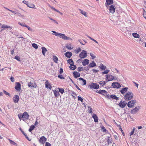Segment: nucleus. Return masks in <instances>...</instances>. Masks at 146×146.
<instances>
[{
	"instance_id": "obj_1",
	"label": "nucleus",
	"mask_w": 146,
	"mask_h": 146,
	"mask_svg": "<svg viewBox=\"0 0 146 146\" xmlns=\"http://www.w3.org/2000/svg\"><path fill=\"white\" fill-rule=\"evenodd\" d=\"M133 97V94L131 92H127L124 96V98L125 100L129 101Z\"/></svg>"
},
{
	"instance_id": "obj_2",
	"label": "nucleus",
	"mask_w": 146,
	"mask_h": 146,
	"mask_svg": "<svg viewBox=\"0 0 146 146\" xmlns=\"http://www.w3.org/2000/svg\"><path fill=\"white\" fill-rule=\"evenodd\" d=\"M90 88L92 89H97L99 88V85L96 83H92L89 86Z\"/></svg>"
},
{
	"instance_id": "obj_3",
	"label": "nucleus",
	"mask_w": 146,
	"mask_h": 146,
	"mask_svg": "<svg viewBox=\"0 0 146 146\" xmlns=\"http://www.w3.org/2000/svg\"><path fill=\"white\" fill-rule=\"evenodd\" d=\"M136 101L135 100H131L128 102L127 104V106L131 108L136 103Z\"/></svg>"
},
{
	"instance_id": "obj_4",
	"label": "nucleus",
	"mask_w": 146,
	"mask_h": 146,
	"mask_svg": "<svg viewBox=\"0 0 146 146\" xmlns=\"http://www.w3.org/2000/svg\"><path fill=\"white\" fill-rule=\"evenodd\" d=\"M87 56V53L84 50H83L82 52L79 54V56L81 58H84Z\"/></svg>"
},
{
	"instance_id": "obj_5",
	"label": "nucleus",
	"mask_w": 146,
	"mask_h": 146,
	"mask_svg": "<svg viewBox=\"0 0 146 146\" xmlns=\"http://www.w3.org/2000/svg\"><path fill=\"white\" fill-rule=\"evenodd\" d=\"M106 80L108 79L107 82L111 81L115 79V77L111 75H106Z\"/></svg>"
},
{
	"instance_id": "obj_6",
	"label": "nucleus",
	"mask_w": 146,
	"mask_h": 146,
	"mask_svg": "<svg viewBox=\"0 0 146 146\" xmlns=\"http://www.w3.org/2000/svg\"><path fill=\"white\" fill-rule=\"evenodd\" d=\"M111 86L114 88H118L121 87L119 83L117 82H113L112 83Z\"/></svg>"
},
{
	"instance_id": "obj_7",
	"label": "nucleus",
	"mask_w": 146,
	"mask_h": 146,
	"mask_svg": "<svg viewBox=\"0 0 146 146\" xmlns=\"http://www.w3.org/2000/svg\"><path fill=\"white\" fill-rule=\"evenodd\" d=\"M46 140V139L44 136H42L39 140V142L44 144Z\"/></svg>"
},
{
	"instance_id": "obj_8",
	"label": "nucleus",
	"mask_w": 146,
	"mask_h": 146,
	"mask_svg": "<svg viewBox=\"0 0 146 146\" xmlns=\"http://www.w3.org/2000/svg\"><path fill=\"white\" fill-rule=\"evenodd\" d=\"M23 120L24 121L25 120L28 119L29 117V115L27 112H24L23 114Z\"/></svg>"
},
{
	"instance_id": "obj_9",
	"label": "nucleus",
	"mask_w": 146,
	"mask_h": 146,
	"mask_svg": "<svg viewBox=\"0 0 146 146\" xmlns=\"http://www.w3.org/2000/svg\"><path fill=\"white\" fill-rule=\"evenodd\" d=\"M126 102L125 101H121L119 104V106L121 108L125 107L126 104Z\"/></svg>"
},
{
	"instance_id": "obj_10",
	"label": "nucleus",
	"mask_w": 146,
	"mask_h": 146,
	"mask_svg": "<svg viewBox=\"0 0 146 146\" xmlns=\"http://www.w3.org/2000/svg\"><path fill=\"white\" fill-rule=\"evenodd\" d=\"M45 87L47 88H49V89L51 90L52 88V86L51 84L49 83L48 81L47 80H46L45 82Z\"/></svg>"
},
{
	"instance_id": "obj_11",
	"label": "nucleus",
	"mask_w": 146,
	"mask_h": 146,
	"mask_svg": "<svg viewBox=\"0 0 146 146\" xmlns=\"http://www.w3.org/2000/svg\"><path fill=\"white\" fill-rule=\"evenodd\" d=\"M28 85L29 87H33L34 88H36L37 86V85L34 82H29L28 84Z\"/></svg>"
},
{
	"instance_id": "obj_12",
	"label": "nucleus",
	"mask_w": 146,
	"mask_h": 146,
	"mask_svg": "<svg viewBox=\"0 0 146 146\" xmlns=\"http://www.w3.org/2000/svg\"><path fill=\"white\" fill-rule=\"evenodd\" d=\"M139 107H136L135 108L131 111V113L134 114L136 113L139 110Z\"/></svg>"
},
{
	"instance_id": "obj_13",
	"label": "nucleus",
	"mask_w": 146,
	"mask_h": 146,
	"mask_svg": "<svg viewBox=\"0 0 146 146\" xmlns=\"http://www.w3.org/2000/svg\"><path fill=\"white\" fill-rule=\"evenodd\" d=\"M16 85L15 87V89L18 91H19L21 89V85L19 82H16Z\"/></svg>"
},
{
	"instance_id": "obj_14",
	"label": "nucleus",
	"mask_w": 146,
	"mask_h": 146,
	"mask_svg": "<svg viewBox=\"0 0 146 146\" xmlns=\"http://www.w3.org/2000/svg\"><path fill=\"white\" fill-rule=\"evenodd\" d=\"M13 100L15 103H18L19 100V97L18 95H15L13 98Z\"/></svg>"
},
{
	"instance_id": "obj_15",
	"label": "nucleus",
	"mask_w": 146,
	"mask_h": 146,
	"mask_svg": "<svg viewBox=\"0 0 146 146\" xmlns=\"http://www.w3.org/2000/svg\"><path fill=\"white\" fill-rule=\"evenodd\" d=\"M52 32L54 33V34H52L53 35H55L56 36H59L60 38H61L62 35H62L63 34L58 33L54 31H52Z\"/></svg>"
},
{
	"instance_id": "obj_16",
	"label": "nucleus",
	"mask_w": 146,
	"mask_h": 146,
	"mask_svg": "<svg viewBox=\"0 0 146 146\" xmlns=\"http://www.w3.org/2000/svg\"><path fill=\"white\" fill-rule=\"evenodd\" d=\"M109 11L110 13H113L115 12V8L113 5H111L110 6Z\"/></svg>"
},
{
	"instance_id": "obj_17",
	"label": "nucleus",
	"mask_w": 146,
	"mask_h": 146,
	"mask_svg": "<svg viewBox=\"0 0 146 146\" xmlns=\"http://www.w3.org/2000/svg\"><path fill=\"white\" fill-rule=\"evenodd\" d=\"M128 88L127 87H125L122 88L120 90L121 93L123 94H124L126 92H127Z\"/></svg>"
},
{
	"instance_id": "obj_18",
	"label": "nucleus",
	"mask_w": 146,
	"mask_h": 146,
	"mask_svg": "<svg viewBox=\"0 0 146 146\" xmlns=\"http://www.w3.org/2000/svg\"><path fill=\"white\" fill-rule=\"evenodd\" d=\"M73 74L74 77L76 78L79 77L80 75V73L77 72H74L73 73Z\"/></svg>"
},
{
	"instance_id": "obj_19",
	"label": "nucleus",
	"mask_w": 146,
	"mask_h": 146,
	"mask_svg": "<svg viewBox=\"0 0 146 146\" xmlns=\"http://www.w3.org/2000/svg\"><path fill=\"white\" fill-rule=\"evenodd\" d=\"M99 94L104 95V94H106L107 92L104 90H100L99 91L97 90L96 91Z\"/></svg>"
},
{
	"instance_id": "obj_20",
	"label": "nucleus",
	"mask_w": 146,
	"mask_h": 146,
	"mask_svg": "<svg viewBox=\"0 0 146 146\" xmlns=\"http://www.w3.org/2000/svg\"><path fill=\"white\" fill-rule=\"evenodd\" d=\"M92 117L94 119V121L95 122L98 121V118L96 115L95 114H93L92 116Z\"/></svg>"
},
{
	"instance_id": "obj_21",
	"label": "nucleus",
	"mask_w": 146,
	"mask_h": 146,
	"mask_svg": "<svg viewBox=\"0 0 146 146\" xmlns=\"http://www.w3.org/2000/svg\"><path fill=\"white\" fill-rule=\"evenodd\" d=\"M65 55L68 58H70L72 55V53L70 52H68L65 53Z\"/></svg>"
},
{
	"instance_id": "obj_22",
	"label": "nucleus",
	"mask_w": 146,
	"mask_h": 146,
	"mask_svg": "<svg viewBox=\"0 0 146 146\" xmlns=\"http://www.w3.org/2000/svg\"><path fill=\"white\" fill-rule=\"evenodd\" d=\"M89 60L87 59H85L84 61L82 62V65L84 66H85L88 64L89 63Z\"/></svg>"
},
{
	"instance_id": "obj_23",
	"label": "nucleus",
	"mask_w": 146,
	"mask_h": 146,
	"mask_svg": "<svg viewBox=\"0 0 146 146\" xmlns=\"http://www.w3.org/2000/svg\"><path fill=\"white\" fill-rule=\"evenodd\" d=\"M1 27V28H3V29L10 28L11 29H12V27H11L10 26H7L5 25H2Z\"/></svg>"
},
{
	"instance_id": "obj_24",
	"label": "nucleus",
	"mask_w": 146,
	"mask_h": 146,
	"mask_svg": "<svg viewBox=\"0 0 146 146\" xmlns=\"http://www.w3.org/2000/svg\"><path fill=\"white\" fill-rule=\"evenodd\" d=\"M42 53L44 56H45V53L47 51V50L46 49V48L44 47H42Z\"/></svg>"
},
{
	"instance_id": "obj_25",
	"label": "nucleus",
	"mask_w": 146,
	"mask_h": 146,
	"mask_svg": "<svg viewBox=\"0 0 146 146\" xmlns=\"http://www.w3.org/2000/svg\"><path fill=\"white\" fill-rule=\"evenodd\" d=\"M96 66V64L94 62V61H92V63H90L89 65V66L90 67H93Z\"/></svg>"
},
{
	"instance_id": "obj_26",
	"label": "nucleus",
	"mask_w": 146,
	"mask_h": 146,
	"mask_svg": "<svg viewBox=\"0 0 146 146\" xmlns=\"http://www.w3.org/2000/svg\"><path fill=\"white\" fill-rule=\"evenodd\" d=\"M53 92L55 96L56 97H57L60 95L59 92L55 90L53 91Z\"/></svg>"
},
{
	"instance_id": "obj_27",
	"label": "nucleus",
	"mask_w": 146,
	"mask_h": 146,
	"mask_svg": "<svg viewBox=\"0 0 146 146\" xmlns=\"http://www.w3.org/2000/svg\"><path fill=\"white\" fill-rule=\"evenodd\" d=\"M99 67L101 69L103 70H105L106 68V67L103 64H101Z\"/></svg>"
},
{
	"instance_id": "obj_28",
	"label": "nucleus",
	"mask_w": 146,
	"mask_h": 146,
	"mask_svg": "<svg viewBox=\"0 0 146 146\" xmlns=\"http://www.w3.org/2000/svg\"><path fill=\"white\" fill-rule=\"evenodd\" d=\"M67 61L68 62L70 65V66H72V65H73L74 62L72 59H68Z\"/></svg>"
},
{
	"instance_id": "obj_29",
	"label": "nucleus",
	"mask_w": 146,
	"mask_h": 146,
	"mask_svg": "<svg viewBox=\"0 0 146 146\" xmlns=\"http://www.w3.org/2000/svg\"><path fill=\"white\" fill-rule=\"evenodd\" d=\"M80 11V13L82 14V15H84L85 16L87 17V15L86 14V12L84 11L81 9H79Z\"/></svg>"
},
{
	"instance_id": "obj_30",
	"label": "nucleus",
	"mask_w": 146,
	"mask_h": 146,
	"mask_svg": "<svg viewBox=\"0 0 146 146\" xmlns=\"http://www.w3.org/2000/svg\"><path fill=\"white\" fill-rule=\"evenodd\" d=\"M78 79L82 81L83 82V85H85L86 84V82L85 80L83 79L82 78H79Z\"/></svg>"
},
{
	"instance_id": "obj_31",
	"label": "nucleus",
	"mask_w": 146,
	"mask_h": 146,
	"mask_svg": "<svg viewBox=\"0 0 146 146\" xmlns=\"http://www.w3.org/2000/svg\"><path fill=\"white\" fill-rule=\"evenodd\" d=\"M106 2L107 5H108L113 3V1L112 0H106Z\"/></svg>"
},
{
	"instance_id": "obj_32",
	"label": "nucleus",
	"mask_w": 146,
	"mask_h": 146,
	"mask_svg": "<svg viewBox=\"0 0 146 146\" xmlns=\"http://www.w3.org/2000/svg\"><path fill=\"white\" fill-rule=\"evenodd\" d=\"M110 97L114 99H115L116 100H117L119 99L118 98L116 97L115 95H111L110 96Z\"/></svg>"
},
{
	"instance_id": "obj_33",
	"label": "nucleus",
	"mask_w": 146,
	"mask_h": 146,
	"mask_svg": "<svg viewBox=\"0 0 146 146\" xmlns=\"http://www.w3.org/2000/svg\"><path fill=\"white\" fill-rule=\"evenodd\" d=\"M63 35H62L61 38H62L64 40H68L69 37L66 36L64 34H62Z\"/></svg>"
},
{
	"instance_id": "obj_34",
	"label": "nucleus",
	"mask_w": 146,
	"mask_h": 146,
	"mask_svg": "<svg viewBox=\"0 0 146 146\" xmlns=\"http://www.w3.org/2000/svg\"><path fill=\"white\" fill-rule=\"evenodd\" d=\"M98 83L100 85L103 86L106 84V82L105 81H101L99 82Z\"/></svg>"
},
{
	"instance_id": "obj_35",
	"label": "nucleus",
	"mask_w": 146,
	"mask_h": 146,
	"mask_svg": "<svg viewBox=\"0 0 146 146\" xmlns=\"http://www.w3.org/2000/svg\"><path fill=\"white\" fill-rule=\"evenodd\" d=\"M132 35L135 38H139L140 36L137 33H132Z\"/></svg>"
},
{
	"instance_id": "obj_36",
	"label": "nucleus",
	"mask_w": 146,
	"mask_h": 146,
	"mask_svg": "<svg viewBox=\"0 0 146 146\" xmlns=\"http://www.w3.org/2000/svg\"><path fill=\"white\" fill-rule=\"evenodd\" d=\"M78 41L80 44L83 45H84L87 42H86L84 40H79Z\"/></svg>"
},
{
	"instance_id": "obj_37",
	"label": "nucleus",
	"mask_w": 146,
	"mask_h": 146,
	"mask_svg": "<svg viewBox=\"0 0 146 146\" xmlns=\"http://www.w3.org/2000/svg\"><path fill=\"white\" fill-rule=\"evenodd\" d=\"M27 5L28 7L29 8H33V9H34V8L35 9V6L33 4H27Z\"/></svg>"
},
{
	"instance_id": "obj_38",
	"label": "nucleus",
	"mask_w": 146,
	"mask_h": 146,
	"mask_svg": "<svg viewBox=\"0 0 146 146\" xmlns=\"http://www.w3.org/2000/svg\"><path fill=\"white\" fill-rule=\"evenodd\" d=\"M53 59L54 61L56 63H57V61L58 60V58L55 56H53Z\"/></svg>"
},
{
	"instance_id": "obj_39",
	"label": "nucleus",
	"mask_w": 146,
	"mask_h": 146,
	"mask_svg": "<svg viewBox=\"0 0 146 146\" xmlns=\"http://www.w3.org/2000/svg\"><path fill=\"white\" fill-rule=\"evenodd\" d=\"M35 128V125H32L30 127L29 129V132H31V131L33 130Z\"/></svg>"
},
{
	"instance_id": "obj_40",
	"label": "nucleus",
	"mask_w": 146,
	"mask_h": 146,
	"mask_svg": "<svg viewBox=\"0 0 146 146\" xmlns=\"http://www.w3.org/2000/svg\"><path fill=\"white\" fill-rule=\"evenodd\" d=\"M108 139L107 141L108 143V144H110L112 142V139L111 138H110V137H108Z\"/></svg>"
},
{
	"instance_id": "obj_41",
	"label": "nucleus",
	"mask_w": 146,
	"mask_h": 146,
	"mask_svg": "<svg viewBox=\"0 0 146 146\" xmlns=\"http://www.w3.org/2000/svg\"><path fill=\"white\" fill-rule=\"evenodd\" d=\"M70 69L74 70L76 69V67L75 65H74L73 64L72 66H70L69 67Z\"/></svg>"
},
{
	"instance_id": "obj_42",
	"label": "nucleus",
	"mask_w": 146,
	"mask_h": 146,
	"mask_svg": "<svg viewBox=\"0 0 146 146\" xmlns=\"http://www.w3.org/2000/svg\"><path fill=\"white\" fill-rule=\"evenodd\" d=\"M58 89L59 90V92H60L62 94H63V93L64 92V90L63 88H58Z\"/></svg>"
},
{
	"instance_id": "obj_43",
	"label": "nucleus",
	"mask_w": 146,
	"mask_h": 146,
	"mask_svg": "<svg viewBox=\"0 0 146 146\" xmlns=\"http://www.w3.org/2000/svg\"><path fill=\"white\" fill-rule=\"evenodd\" d=\"M66 47L69 50L72 49L73 48V47L71 46L70 44L67 45L66 46Z\"/></svg>"
},
{
	"instance_id": "obj_44",
	"label": "nucleus",
	"mask_w": 146,
	"mask_h": 146,
	"mask_svg": "<svg viewBox=\"0 0 146 146\" xmlns=\"http://www.w3.org/2000/svg\"><path fill=\"white\" fill-rule=\"evenodd\" d=\"M18 116L19 118L20 119V120H21L22 118L23 119V114L22 113H20L18 115Z\"/></svg>"
},
{
	"instance_id": "obj_45",
	"label": "nucleus",
	"mask_w": 146,
	"mask_h": 146,
	"mask_svg": "<svg viewBox=\"0 0 146 146\" xmlns=\"http://www.w3.org/2000/svg\"><path fill=\"white\" fill-rule=\"evenodd\" d=\"M18 23L19 25L23 27H26V25H27L24 23H21L20 22H19Z\"/></svg>"
},
{
	"instance_id": "obj_46",
	"label": "nucleus",
	"mask_w": 146,
	"mask_h": 146,
	"mask_svg": "<svg viewBox=\"0 0 146 146\" xmlns=\"http://www.w3.org/2000/svg\"><path fill=\"white\" fill-rule=\"evenodd\" d=\"M8 140L9 141V142L11 144L15 145L17 144L16 143L14 142L13 141L11 140V139H9Z\"/></svg>"
},
{
	"instance_id": "obj_47",
	"label": "nucleus",
	"mask_w": 146,
	"mask_h": 146,
	"mask_svg": "<svg viewBox=\"0 0 146 146\" xmlns=\"http://www.w3.org/2000/svg\"><path fill=\"white\" fill-rule=\"evenodd\" d=\"M32 46L36 49H37L38 47L37 45L35 43L32 44Z\"/></svg>"
},
{
	"instance_id": "obj_48",
	"label": "nucleus",
	"mask_w": 146,
	"mask_h": 146,
	"mask_svg": "<svg viewBox=\"0 0 146 146\" xmlns=\"http://www.w3.org/2000/svg\"><path fill=\"white\" fill-rule=\"evenodd\" d=\"M90 56L92 57V59H94L96 58V56L94 55V54L92 53H90Z\"/></svg>"
},
{
	"instance_id": "obj_49",
	"label": "nucleus",
	"mask_w": 146,
	"mask_h": 146,
	"mask_svg": "<svg viewBox=\"0 0 146 146\" xmlns=\"http://www.w3.org/2000/svg\"><path fill=\"white\" fill-rule=\"evenodd\" d=\"M15 59L17 60L18 61H20V57L17 55H16L15 57Z\"/></svg>"
},
{
	"instance_id": "obj_50",
	"label": "nucleus",
	"mask_w": 146,
	"mask_h": 146,
	"mask_svg": "<svg viewBox=\"0 0 146 146\" xmlns=\"http://www.w3.org/2000/svg\"><path fill=\"white\" fill-rule=\"evenodd\" d=\"M3 92L4 94H5V95H8L9 97H11V95L9 93L7 92L5 90H4Z\"/></svg>"
},
{
	"instance_id": "obj_51",
	"label": "nucleus",
	"mask_w": 146,
	"mask_h": 146,
	"mask_svg": "<svg viewBox=\"0 0 146 146\" xmlns=\"http://www.w3.org/2000/svg\"><path fill=\"white\" fill-rule=\"evenodd\" d=\"M92 70L93 71V73L94 74H96L99 71V70H96L95 69H93Z\"/></svg>"
},
{
	"instance_id": "obj_52",
	"label": "nucleus",
	"mask_w": 146,
	"mask_h": 146,
	"mask_svg": "<svg viewBox=\"0 0 146 146\" xmlns=\"http://www.w3.org/2000/svg\"><path fill=\"white\" fill-rule=\"evenodd\" d=\"M109 70H105L102 72V74H107L109 72Z\"/></svg>"
},
{
	"instance_id": "obj_53",
	"label": "nucleus",
	"mask_w": 146,
	"mask_h": 146,
	"mask_svg": "<svg viewBox=\"0 0 146 146\" xmlns=\"http://www.w3.org/2000/svg\"><path fill=\"white\" fill-rule=\"evenodd\" d=\"M15 35L17 37H18V38H24L23 36H21V35H19V34L16 33Z\"/></svg>"
},
{
	"instance_id": "obj_54",
	"label": "nucleus",
	"mask_w": 146,
	"mask_h": 146,
	"mask_svg": "<svg viewBox=\"0 0 146 146\" xmlns=\"http://www.w3.org/2000/svg\"><path fill=\"white\" fill-rule=\"evenodd\" d=\"M134 131H135V128L134 127L133 129V130H132V131H131V132L129 133V135H130L131 136V135H132L134 133Z\"/></svg>"
},
{
	"instance_id": "obj_55",
	"label": "nucleus",
	"mask_w": 146,
	"mask_h": 146,
	"mask_svg": "<svg viewBox=\"0 0 146 146\" xmlns=\"http://www.w3.org/2000/svg\"><path fill=\"white\" fill-rule=\"evenodd\" d=\"M88 37L90 38L91 40H92L93 41H94L95 42H96L97 43H98V42L96 41L95 39H94L93 38H92L91 37H90V36H88Z\"/></svg>"
},
{
	"instance_id": "obj_56",
	"label": "nucleus",
	"mask_w": 146,
	"mask_h": 146,
	"mask_svg": "<svg viewBox=\"0 0 146 146\" xmlns=\"http://www.w3.org/2000/svg\"><path fill=\"white\" fill-rule=\"evenodd\" d=\"M78 101H80L81 102H83V99L81 97L78 96Z\"/></svg>"
},
{
	"instance_id": "obj_57",
	"label": "nucleus",
	"mask_w": 146,
	"mask_h": 146,
	"mask_svg": "<svg viewBox=\"0 0 146 146\" xmlns=\"http://www.w3.org/2000/svg\"><path fill=\"white\" fill-rule=\"evenodd\" d=\"M88 108H89V109L88 110V111H89V112L90 113H92V109L89 106H88Z\"/></svg>"
},
{
	"instance_id": "obj_58",
	"label": "nucleus",
	"mask_w": 146,
	"mask_h": 146,
	"mask_svg": "<svg viewBox=\"0 0 146 146\" xmlns=\"http://www.w3.org/2000/svg\"><path fill=\"white\" fill-rule=\"evenodd\" d=\"M58 77L61 79H65V78L62 76V75H59L58 76Z\"/></svg>"
},
{
	"instance_id": "obj_59",
	"label": "nucleus",
	"mask_w": 146,
	"mask_h": 146,
	"mask_svg": "<svg viewBox=\"0 0 146 146\" xmlns=\"http://www.w3.org/2000/svg\"><path fill=\"white\" fill-rule=\"evenodd\" d=\"M83 67H79L78 68V71L80 72L81 71H83Z\"/></svg>"
},
{
	"instance_id": "obj_60",
	"label": "nucleus",
	"mask_w": 146,
	"mask_h": 146,
	"mask_svg": "<svg viewBox=\"0 0 146 146\" xmlns=\"http://www.w3.org/2000/svg\"><path fill=\"white\" fill-rule=\"evenodd\" d=\"M101 128L102 130L104 132H106L107 130L104 126H102L101 127Z\"/></svg>"
},
{
	"instance_id": "obj_61",
	"label": "nucleus",
	"mask_w": 146,
	"mask_h": 146,
	"mask_svg": "<svg viewBox=\"0 0 146 146\" xmlns=\"http://www.w3.org/2000/svg\"><path fill=\"white\" fill-rule=\"evenodd\" d=\"M45 146H51V145L50 143L46 142L45 143Z\"/></svg>"
},
{
	"instance_id": "obj_62",
	"label": "nucleus",
	"mask_w": 146,
	"mask_h": 146,
	"mask_svg": "<svg viewBox=\"0 0 146 146\" xmlns=\"http://www.w3.org/2000/svg\"><path fill=\"white\" fill-rule=\"evenodd\" d=\"M81 50V49L80 48H78L77 50H76V53H78L79 52H80Z\"/></svg>"
},
{
	"instance_id": "obj_63",
	"label": "nucleus",
	"mask_w": 146,
	"mask_h": 146,
	"mask_svg": "<svg viewBox=\"0 0 146 146\" xmlns=\"http://www.w3.org/2000/svg\"><path fill=\"white\" fill-rule=\"evenodd\" d=\"M22 2L24 4H26V5H27V4H29L27 1L25 0L23 1H22Z\"/></svg>"
},
{
	"instance_id": "obj_64",
	"label": "nucleus",
	"mask_w": 146,
	"mask_h": 146,
	"mask_svg": "<svg viewBox=\"0 0 146 146\" xmlns=\"http://www.w3.org/2000/svg\"><path fill=\"white\" fill-rule=\"evenodd\" d=\"M74 85L75 86L76 88L78 89L79 90H81L80 89V88H79V87H78V86L75 84V83L74 84Z\"/></svg>"
}]
</instances>
